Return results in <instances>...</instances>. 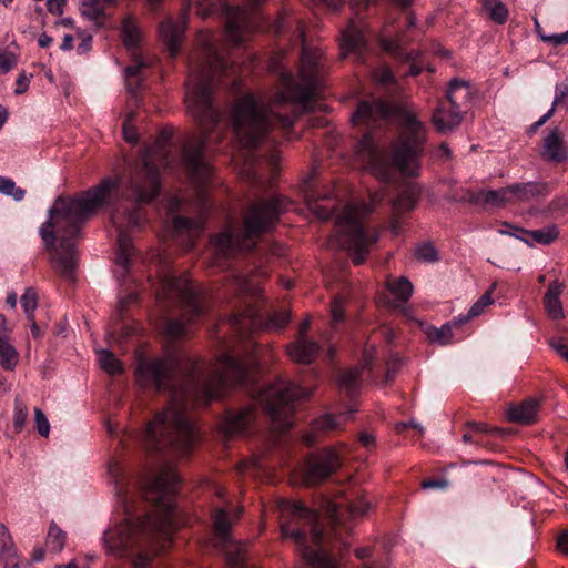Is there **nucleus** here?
Wrapping results in <instances>:
<instances>
[{
    "label": "nucleus",
    "instance_id": "f257e3e1",
    "mask_svg": "<svg viewBox=\"0 0 568 568\" xmlns=\"http://www.w3.org/2000/svg\"><path fill=\"white\" fill-rule=\"evenodd\" d=\"M258 353L257 344L248 342L244 349L223 351L211 364L179 352L160 358L140 357L136 382L144 388L169 392L170 403L134 436L135 440L146 450L189 455L197 439L189 410L221 398L233 385L251 392L276 430L291 428L296 403L307 398L311 392L281 378L265 388H257Z\"/></svg>",
    "mask_w": 568,
    "mask_h": 568
},
{
    "label": "nucleus",
    "instance_id": "f03ea898",
    "mask_svg": "<svg viewBox=\"0 0 568 568\" xmlns=\"http://www.w3.org/2000/svg\"><path fill=\"white\" fill-rule=\"evenodd\" d=\"M170 133L163 132L152 146L144 149L141 163L132 165L123 180L105 178L99 185L88 190L79 197H58L49 210V219L40 227L41 239L50 252L51 265L64 280L73 281L78 250L83 223L91 214L103 206L112 192L122 185L125 196L133 201L124 221L112 214V222L118 230V252L115 263L124 277L131 270L135 248L128 230L140 227L143 223L141 205L153 201L160 192V165L170 168L172 164L169 145Z\"/></svg>",
    "mask_w": 568,
    "mask_h": 568
},
{
    "label": "nucleus",
    "instance_id": "7ed1b4c3",
    "mask_svg": "<svg viewBox=\"0 0 568 568\" xmlns=\"http://www.w3.org/2000/svg\"><path fill=\"white\" fill-rule=\"evenodd\" d=\"M108 475L125 518L104 534L105 549L130 559L133 568H148L151 552L164 550L179 527L174 504L179 475L173 466L162 464L133 478L115 459L108 464Z\"/></svg>",
    "mask_w": 568,
    "mask_h": 568
},
{
    "label": "nucleus",
    "instance_id": "20e7f679",
    "mask_svg": "<svg viewBox=\"0 0 568 568\" xmlns=\"http://www.w3.org/2000/svg\"><path fill=\"white\" fill-rule=\"evenodd\" d=\"M300 36L304 37L303 31ZM302 41L298 80L282 65L281 55L274 57L272 67L278 72L280 87L268 97L244 95L232 110V161L251 181L258 179L256 165L264 155L262 149L275 141L271 132L278 128L286 134L300 109L307 108L322 85L323 53L308 47L304 38Z\"/></svg>",
    "mask_w": 568,
    "mask_h": 568
},
{
    "label": "nucleus",
    "instance_id": "39448f33",
    "mask_svg": "<svg viewBox=\"0 0 568 568\" xmlns=\"http://www.w3.org/2000/svg\"><path fill=\"white\" fill-rule=\"evenodd\" d=\"M197 43L201 52L190 65L185 104L201 129V136L184 146L182 160L196 187L202 213L207 206L204 189L213 176V168L205 156V150L211 144H217L223 135L222 113L213 102V84L221 75L233 74L234 70L220 53L212 32L201 31Z\"/></svg>",
    "mask_w": 568,
    "mask_h": 568
},
{
    "label": "nucleus",
    "instance_id": "423d86ee",
    "mask_svg": "<svg viewBox=\"0 0 568 568\" xmlns=\"http://www.w3.org/2000/svg\"><path fill=\"white\" fill-rule=\"evenodd\" d=\"M343 507L355 518L364 516L371 509V501L358 493L345 503L329 501L326 508L329 531L323 530L317 514L312 509L296 501L278 503L282 538L296 544L302 558L311 568H338L336 556L338 554L342 557V551L349 546L347 534L351 528L344 520Z\"/></svg>",
    "mask_w": 568,
    "mask_h": 568
},
{
    "label": "nucleus",
    "instance_id": "0eeeda50",
    "mask_svg": "<svg viewBox=\"0 0 568 568\" xmlns=\"http://www.w3.org/2000/svg\"><path fill=\"white\" fill-rule=\"evenodd\" d=\"M399 119L400 135L394 142L392 153L371 132L365 133L356 146V160L361 168L383 182H390L396 171L409 176L418 174L426 128L409 111H403Z\"/></svg>",
    "mask_w": 568,
    "mask_h": 568
},
{
    "label": "nucleus",
    "instance_id": "6e6552de",
    "mask_svg": "<svg viewBox=\"0 0 568 568\" xmlns=\"http://www.w3.org/2000/svg\"><path fill=\"white\" fill-rule=\"evenodd\" d=\"M291 204L286 197L281 195L253 202L244 214L241 227L229 225L222 233L211 239L214 265L221 266L224 260L235 252L253 250L258 236L270 231Z\"/></svg>",
    "mask_w": 568,
    "mask_h": 568
},
{
    "label": "nucleus",
    "instance_id": "1a4fd4ad",
    "mask_svg": "<svg viewBox=\"0 0 568 568\" xmlns=\"http://www.w3.org/2000/svg\"><path fill=\"white\" fill-rule=\"evenodd\" d=\"M383 194H371L369 203L352 201L336 216V244L348 252L353 263L362 264L369 254L372 246L378 241V231L367 224L366 216L383 200Z\"/></svg>",
    "mask_w": 568,
    "mask_h": 568
},
{
    "label": "nucleus",
    "instance_id": "9d476101",
    "mask_svg": "<svg viewBox=\"0 0 568 568\" xmlns=\"http://www.w3.org/2000/svg\"><path fill=\"white\" fill-rule=\"evenodd\" d=\"M156 300L165 306L176 305L183 311L181 318L165 317L163 320V332L172 339L183 337L189 325L204 314L201 295L191 281L171 272L161 277L156 290Z\"/></svg>",
    "mask_w": 568,
    "mask_h": 568
},
{
    "label": "nucleus",
    "instance_id": "9b49d317",
    "mask_svg": "<svg viewBox=\"0 0 568 568\" xmlns=\"http://www.w3.org/2000/svg\"><path fill=\"white\" fill-rule=\"evenodd\" d=\"M241 513L242 508L229 504L214 506L212 510L214 534L223 545L227 568H252L246 560V544L234 541L231 537L232 526Z\"/></svg>",
    "mask_w": 568,
    "mask_h": 568
},
{
    "label": "nucleus",
    "instance_id": "f8f14e48",
    "mask_svg": "<svg viewBox=\"0 0 568 568\" xmlns=\"http://www.w3.org/2000/svg\"><path fill=\"white\" fill-rule=\"evenodd\" d=\"M471 101V90L467 82L453 79L447 89L446 101L439 103L432 121L438 132L445 133L458 126Z\"/></svg>",
    "mask_w": 568,
    "mask_h": 568
},
{
    "label": "nucleus",
    "instance_id": "ddd939ff",
    "mask_svg": "<svg viewBox=\"0 0 568 568\" xmlns=\"http://www.w3.org/2000/svg\"><path fill=\"white\" fill-rule=\"evenodd\" d=\"M185 8L180 18L174 21L166 18L159 27L160 37L165 44L170 55L175 58L180 51L181 43L184 37V30L187 23L189 10L195 7L196 13L201 18H206L212 14L220 3V0H184Z\"/></svg>",
    "mask_w": 568,
    "mask_h": 568
},
{
    "label": "nucleus",
    "instance_id": "4468645a",
    "mask_svg": "<svg viewBox=\"0 0 568 568\" xmlns=\"http://www.w3.org/2000/svg\"><path fill=\"white\" fill-rule=\"evenodd\" d=\"M346 448L344 443H339L311 454L302 470L305 483L316 485L328 479L342 466V452Z\"/></svg>",
    "mask_w": 568,
    "mask_h": 568
},
{
    "label": "nucleus",
    "instance_id": "2eb2a0df",
    "mask_svg": "<svg viewBox=\"0 0 568 568\" xmlns=\"http://www.w3.org/2000/svg\"><path fill=\"white\" fill-rule=\"evenodd\" d=\"M122 40L125 48L131 52L132 63L125 68L126 88L133 95L139 91L142 80L143 71L146 68V62L139 53V47L142 41V31L136 22L126 17L122 21Z\"/></svg>",
    "mask_w": 568,
    "mask_h": 568
},
{
    "label": "nucleus",
    "instance_id": "dca6fc26",
    "mask_svg": "<svg viewBox=\"0 0 568 568\" xmlns=\"http://www.w3.org/2000/svg\"><path fill=\"white\" fill-rule=\"evenodd\" d=\"M257 4V0L253 6L247 7H230L223 8L226 16V31L225 37L229 42L234 45H241L244 43L246 34L256 27L257 17L254 7Z\"/></svg>",
    "mask_w": 568,
    "mask_h": 568
},
{
    "label": "nucleus",
    "instance_id": "f3484780",
    "mask_svg": "<svg viewBox=\"0 0 568 568\" xmlns=\"http://www.w3.org/2000/svg\"><path fill=\"white\" fill-rule=\"evenodd\" d=\"M393 115V108L385 101L374 98L359 101L356 111L352 114V124L355 126L376 128Z\"/></svg>",
    "mask_w": 568,
    "mask_h": 568
},
{
    "label": "nucleus",
    "instance_id": "a211bd4d",
    "mask_svg": "<svg viewBox=\"0 0 568 568\" xmlns=\"http://www.w3.org/2000/svg\"><path fill=\"white\" fill-rule=\"evenodd\" d=\"M541 156L554 163H561L568 159V144L558 128L551 129L544 138Z\"/></svg>",
    "mask_w": 568,
    "mask_h": 568
},
{
    "label": "nucleus",
    "instance_id": "6ab92c4d",
    "mask_svg": "<svg viewBox=\"0 0 568 568\" xmlns=\"http://www.w3.org/2000/svg\"><path fill=\"white\" fill-rule=\"evenodd\" d=\"M366 45V39L362 27L355 22H351L342 32L341 53L345 58L354 54L356 59H361Z\"/></svg>",
    "mask_w": 568,
    "mask_h": 568
},
{
    "label": "nucleus",
    "instance_id": "aec40b11",
    "mask_svg": "<svg viewBox=\"0 0 568 568\" xmlns=\"http://www.w3.org/2000/svg\"><path fill=\"white\" fill-rule=\"evenodd\" d=\"M255 412L252 407H244L235 412H227L223 420V429L227 436L246 434L254 420Z\"/></svg>",
    "mask_w": 568,
    "mask_h": 568
},
{
    "label": "nucleus",
    "instance_id": "412c9836",
    "mask_svg": "<svg viewBox=\"0 0 568 568\" xmlns=\"http://www.w3.org/2000/svg\"><path fill=\"white\" fill-rule=\"evenodd\" d=\"M373 359V349H365L363 363L361 366L343 372L338 377V387L349 397L354 396L361 384L363 369L367 367Z\"/></svg>",
    "mask_w": 568,
    "mask_h": 568
},
{
    "label": "nucleus",
    "instance_id": "4be33fe9",
    "mask_svg": "<svg viewBox=\"0 0 568 568\" xmlns=\"http://www.w3.org/2000/svg\"><path fill=\"white\" fill-rule=\"evenodd\" d=\"M354 410L345 412L338 416L325 414L320 418L315 419L312 425V433L304 435L303 442L307 446H312L315 443V434L317 432H328L342 427L351 417Z\"/></svg>",
    "mask_w": 568,
    "mask_h": 568
},
{
    "label": "nucleus",
    "instance_id": "5701e85b",
    "mask_svg": "<svg viewBox=\"0 0 568 568\" xmlns=\"http://www.w3.org/2000/svg\"><path fill=\"white\" fill-rule=\"evenodd\" d=\"M19 361V353L10 343L7 320L0 315V365L6 371H12Z\"/></svg>",
    "mask_w": 568,
    "mask_h": 568
},
{
    "label": "nucleus",
    "instance_id": "b1692460",
    "mask_svg": "<svg viewBox=\"0 0 568 568\" xmlns=\"http://www.w3.org/2000/svg\"><path fill=\"white\" fill-rule=\"evenodd\" d=\"M320 352L316 342L306 337H297V339L287 346V355L291 359L300 364H311Z\"/></svg>",
    "mask_w": 568,
    "mask_h": 568
},
{
    "label": "nucleus",
    "instance_id": "393cba45",
    "mask_svg": "<svg viewBox=\"0 0 568 568\" xmlns=\"http://www.w3.org/2000/svg\"><path fill=\"white\" fill-rule=\"evenodd\" d=\"M540 403L536 398H528L518 405L508 408L509 420L518 424H532L537 420Z\"/></svg>",
    "mask_w": 568,
    "mask_h": 568
},
{
    "label": "nucleus",
    "instance_id": "a878e982",
    "mask_svg": "<svg viewBox=\"0 0 568 568\" xmlns=\"http://www.w3.org/2000/svg\"><path fill=\"white\" fill-rule=\"evenodd\" d=\"M509 185L499 190H479L470 194L469 201L474 204L501 207L511 203Z\"/></svg>",
    "mask_w": 568,
    "mask_h": 568
},
{
    "label": "nucleus",
    "instance_id": "bb28decb",
    "mask_svg": "<svg viewBox=\"0 0 568 568\" xmlns=\"http://www.w3.org/2000/svg\"><path fill=\"white\" fill-rule=\"evenodd\" d=\"M511 202H528L548 193V185L544 182H526L509 185Z\"/></svg>",
    "mask_w": 568,
    "mask_h": 568
},
{
    "label": "nucleus",
    "instance_id": "cd10ccee",
    "mask_svg": "<svg viewBox=\"0 0 568 568\" xmlns=\"http://www.w3.org/2000/svg\"><path fill=\"white\" fill-rule=\"evenodd\" d=\"M564 291V284L559 281L549 283L548 288L544 296L545 310L549 317L552 320H560L564 317V308L560 301V295Z\"/></svg>",
    "mask_w": 568,
    "mask_h": 568
},
{
    "label": "nucleus",
    "instance_id": "c85d7f7f",
    "mask_svg": "<svg viewBox=\"0 0 568 568\" xmlns=\"http://www.w3.org/2000/svg\"><path fill=\"white\" fill-rule=\"evenodd\" d=\"M173 229L179 234H186L185 248L191 250L194 245V237L200 235L204 229L202 220H192L183 216H175L172 221Z\"/></svg>",
    "mask_w": 568,
    "mask_h": 568
},
{
    "label": "nucleus",
    "instance_id": "c756f323",
    "mask_svg": "<svg viewBox=\"0 0 568 568\" xmlns=\"http://www.w3.org/2000/svg\"><path fill=\"white\" fill-rule=\"evenodd\" d=\"M559 235V230L556 224H549L544 229L539 230H532V231H526L525 230V236L521 239V241L529 246H532L534 244H542V245H549L552 243Z\"/></svg>",
    "mask_w": 568,
    "mask_h": 568
},
{
    "label": "nucleus",
    "instance_id": "7c9ffc66",
    "mask_svg": "<svg viewBox=\"0 0 568 568\" xmlns=\"http://www.w3.org/2000/svg\"><path fill=\"white\" fill-rule=\"evenodd\" d=\"M463 323L459 322V318H455L450 323H446L440 327L429 326L425 334L427 339L432 343H437L439 345H447L454 341L453 328L460 326Z\"/></svg>",
    "mask_w": 568,
    "mask_h": 568
},
{
    "label": "nucleus",
    "instance_id": "2f4dec72",
    "mask_svg": "<svg viewBox=\"0 0 568 568\" xmlns=\"http://www.w3.org/2000/svg\"><path fill=\"white\" fill-rule=\"evenodd\" d=\"M419 197V191L415 185L406 186L393 201V210L396 215L415 209Z\"/></svg>",
    "mask_w": 568,
    "mask_h": 568
},
{
    "label": "nucleus",
    "instance_id": "473e14b6",
    "mask_svg": "<svg viewBox=\"0 0 568 568\" xmlns=\"http://www.w3.org/2000/svg\"><path fill=\"white\" fill-rule=\"evenodd\" d=\"M67 541V532L62 530L54 521L49 525L45 547L50 552L59 554L64 548Z\"/></svg>",
    "mask_w": 568,
    "mask_h": 568
},
{
    "label": "nucleus",
    "instance_id": "72a5a7b5",
    "mask_svg": "<svg viewBox=\"0 0 568 568\" xmlns=\"http://www.w3.org/2000/svg\"><path fill=\"white\" fill-rule=\"evenodd\" d=\"M17 557V548L14 546L9 528L0 523V558L7 562L12 561Z\"/></svg>",
    "mask_w": 568,
    "mask_h": 568
},
{
    "label": "nucleus",
    "instance_id": "f704fd0d",
    "mask_svg": "<svg viewBox=\"0 0 568 568\" xmlns=\"http://www.w3.org/2000/svg\"><path fill=\"white\" fill-rule=\"evenodd\" d=\"M112 2L113 0H81L82 14L97 21L104 16L105 8Z\"/></svg>",
    "mask_w": 568,
    "mask_h": 568
},
{
    "label": "nucleus",
    "instance_id": "c9c22d12",
    "mask_svg": "<svg viewBox=\"0 0 568 568\" xmlns=\"http://www.w3.org/2000/svg\"><path fill=\"white\" fill-rule=\"evenodd\" d=\"M324 197H327L326 193L320 194L317 191L313 190L305 191V200L308 209L312 210L318 219L326 221L332 216L333 212L329 207L317 204V201Z\"/></svg>",
    "mask_w": 568,
    "mask_h": 568
},
{
    "label": "nucleus",
    "instance_id": "e433bc0d",
    "mask_svg": "<svg viewBox=\"0 0 568 568\" xmlns=\"http://www.w3.org/2000/svg\"><path fill=\"white\" fill-rule=\"evenodd\" d=\"M387 288L392 295L403 302H406L413 294V285L406 277L389 280Z\"/></svg>",
    "mask_w": 568,
    "mask_h": 568
},
{
    "label": "nucleus",
    "instance_id": "4c0bfd02",
    "mask_svg": "<svg viewBox=\"0 0 568 568\" xmlns=\"http://www.w3.org/2000/svg\"><path fill=\"white\" fill-rule=\"evenodd\" d=\"M100 367L110 375L120 374L122 372V364L120 361L108 349L97 351Z\"/></svg>",
    "mask_w": 568,
    "mask_h": 568
},
{
    "label": "nucleus",
    "instance_id": "58836bf2",
    "mask_svg": "<svg viewBox=\"0 0 568 568\" xmlns=\"http://www.w3.org/2000/svg\"><path fill=\"white\" fill-rule=\"evenodd\" d=\"M566 98H568V81L556 85L555 98L551 109L547 113H545L538 121H536L531 125V129L536 130L537 128L544 125L552 116L555 112V106L562 102Z\"/></svg>",
    "mask_w": 568,
    "mask_h": 568
},
{
    "label": "nucleus",
    "instance_id": "ea45409f",
    "mask_svg": "<svg viewBox=\"0 0 568 568\" xmlns=\"http://www.w3.org/2000/svg\"><path fill=\"white\" fill-rule=\"evenodd\" d=\"M484 8L489 12L490 18L497 23L506 22L508 18V9L500 1H484Z\"/></svg>",
    "mask_w": 568,
    "mask_h": 568
},
{
    "label": "nucleus",
    "instance_id": "a19ab883",
    "mask_svg": "<svg viewBox=\"0 0 568 568\" xmlns=\"http://www.w3.org/2000/svg\"><path fill=\"white\" fill-rule=\"evenodd\" d=\"M0 192L4 195L12 196L16 201H21L26 191L21 187H18L13 180L0 176Z\"/></svg>",
    "mask_w": 568,
    "mask_h": 568
},
{
    "label": "nucleus",
    "instance_id": "79ce46f5",
    "mask_svg": "<svg viewBox=\"0 0 568 568\" xmlns=\"http://www.w3.org/2000/svg\"><path fill=\"white\" fill-rule=\"evenodd\" d=\"M38 305V295L33 288H27L21 296V306L29 320L33 321V312Z\"/></svg>",
    "mask_w": 568,
    "mask_h": 568
},
{
    "label": "nucleus",
    "instance_id": "37998d69",
    "mask_svg": "<svg viewBox=\"0 0 568 568\" xmlns=\"http://www.w3.org/2000/svg\"><path fill=\"white\" fill-rule=\"evenodd\" d=\"M28 417V408L27 405L20 399H14V409H13V426L17 430H21L26 424Z\"/></svg>",
    "mask_w": 568,
    "mask_h": 568
},
{
    "label": "nucleus",
    "instance_id": "c03bdc74",
    "mask_svg": "<svg viewBox=\"0 0 568 568\" xmlns=\"http://www.w3.org/2000/svg\"><path fill=\"white\" fill-rule=\"evenodd\" d=\"M415 255L423 262H435L438 260L435 247L429 243L419 245L415 251Z\"/></svg>",
    "mask_w": 568,
    "mask_h": 568
},
{
    "label": "nucleus",
    "instance_id": "a18cd8bd",
    "mask_svg": "<svg viewBox=\"0 0 568 568\" xmlns=\"http://www.w3.org/2000/svg\"><path fill=\"white\" fill-rule=\"evenodd\" d=\"M344 305L343 296H336L331 303V316L333 324H337L344 320Z\"/></svg>",
    "mask_w": 568,
    "mask_h": 568
},
{
    "label": "nucleus",
    "instance_id": "49530a36",
    "mask_svg": "<svg viewBox=\"0 0 568 568\" xmlns=\"http://www.w3.org/2000/svg\"><path fill=\"white\" fill-rule=\"evenodd\" d=\"M34 419L38 433L43 437H48L50 433V424L47 416L40 408H34Z\"/></svg>",
    "mask_w": 568,
    "mask_h": 568
},
{
    "label": "nucleus",
    "instance_id": "de8ad7c7",
    "mask_svg": "<svg viewBox=\"0 0 568 568\" xmlns=\"http://www.w3.org/2000/svg\"><path fill=\"white\" fill-rule=\"evenodd\" d=\"M17 64L16 55L8 50H0V70L3 73L9 72Z\"/></svg>",
    "mask_w": 568,
    "mask_h": 568
},
{
    "label": "nucleus",
    "instance_id": "09e8293b",
    "mask_svg": "<svg viewBox=\"0 0 568 568\" xmlns=\"http://www.w3.org/2000/svg\"><path fill=\"white\" fill-rule=\"evenodd\" d=\"M231 282L236 293H251L253 291L248 280L244 275L234 274L231 277Z\"/></svg>",
    "mask_w": 568,
    "mask_h": 568
},
{
    "label": "nucleus",
    "instance_id": "8fccbe9b",
    "mask_svg": "<svg viewBox=\"0 0 568 568\" xmlns=\"http://www.w3.org/2000/svg\"><path fill=\"white\" fill-rule=\"evenodd\" d=\"M133 113H130L122 125L123 136L130 143L138 142V133L132 124Z\"/></svg>",
    "mask_w": 568,
    "mask_h": 568
},
{
    "label": "nucleus",
    "instance_id": "3c124183",
    "mask_svg": "<svg viewBox=\"0 0 568 568\" xmlns=\"http://www.w3.org/2000/svg\"><path fill=\"white\" fill-rule=\"evenodd\" d=\"M407 60L410 62L409 75H417L423 69L422 55L418 51H412L407 54Z\"/></svg>",
    "mask_w": 568,
    "mask_h": 568
},
{
    "label": "nucleus",
    "instance_id": "603ef678",
    "mask_svg": "<svg viewBox=\"0 0 568 568\" xmlns=\"http://www.w3.org/2000/svg\"><path fill=\"white\" fill-rule=\"evenodd\" d=\"M288 322H290V314L286 311H282L272 316L270 324L267 326L281 329Z\"/></svg>",
    "mask_w": 568,
    "mask_h": 568
},
{
    "label": "nucleus",
    "instance_id": "864d4df0",
    "mask_svg": "<svg viewBox=\"0 0 568 568\" xmlns=\"http://www.w3.org/2000/svg\"><path fill=\"white\" fill-rule=\"evenodd\" d=\"M231 321V324L233 327H235L236 329L241 331L242 328L245 327L246 325V321L248 322L250 325H256V321L254 318V315H250L248 318L244 317L243 315L241 314H233L230 318Z\"/></svg>",
    "mask_w": 568,
    "mask_h": 568
},
{
    "label": "nucleus",
    "instance_id": "5fc2aeb1",
    "mask_svg": "<svg viewBox=\"0 0 568 568\" xmlns=\"http://www.w3.org/2000/svg\"><path fill=\"white\" fill-rule=\"evenodd\" d=\"M374 78L382 84H389L394 82V74L389 68H382L374 72Z\"/></svg>",
    "mask_w": 568,
    "mask_h": 568
},
{
    "label": "nucleus",
    "instance_id": "6e6d98bb",
    "mask_svg": "<svg viewBox=\"0 0 568 568\" xmlns=\"http://www.w3.org/2000/svg\"><path fill=\"white\" fill-rule=\"evenodd\" d=\"M498 233L503 234V235L514 236L521 241V239H524V236H521V234L525 235V230L514 226L509 223H504L503 227L498 230Z\"/></svg>",
    "mask_w": 568,
    "mask_h": 568
},
{
    "label": "nucleus",
    "instance_id": "4d7b16f0",
    "mask_svg": "<svg viewBox=\"0 0 568 568\" xmlns=\"http://www.w3.org/2000/svg\"><path fill=\"white\" fill-rule=\"evenodd\" d=\"M549 345L568 362V344L562 338H554L549 342Z\"/></svg>",
    "mask_w": 568,
    "mask_h": 568
},
{
    "label": "nucleus",
    "instance_id": "13d9d810",
    "mask_svg": "<svg viewBox=\"0 0 568 568\" xmlns=\"http://www.w3.org/2000/svg\"><path fill=\"white\" fill-rule=\"evenodd\" d=\"M542 40L549 42L554 45H561L568 43V30L562 33H555L550 36L542 37Z\"/></svg>",
    "mask_w": 568,
    "mask_h": 568
},
{
    "label": "nucleus",
    "instance_id": "bf43d9fd",
    "mask_svg": "<svg viewBox=\"0 0 568 568\" xmlns=\"http://www.w3.org/2000/svg\"><path fill=\"white\" fill-rule=\"evenodd\" d=\"M485 307L481 306L478 302H476L468 311L466 316H459V322L463 324L468 322L470 318H474L480 315L484 312Z\"/></svg>",
    "mask_w": 568,
    "mask_h": 568
},
{
    "label": "nucleus",
    "instance_id": "052dcab7",
    "mask_svg": "<svg viewBox=\"0 0 568 568\" xmlns=\"http://www.w3.org/2000/svg\"><path fill=\"white\" fill-rule=\"evenodd\" d=\"M557 548L564 555H568V531H562L557 538Z\"/></svg>",
    "mask_w": 568,
    "mask_h": 568
},
{
    "label": "nucleus",
    "instance_id": "680f3d73",
    "mask_svg": "<svg viewBox=\"0 0 568 568\" xmlns=\"http://www.w3.org/2000/svg\"><path fill=\"white\" fill-rule=\"evenodd\" d=\"M65 0H48L47 1V8L48 10L53 14H60L62 13V8Z\"/></svg>",
    "mask_w": 568,
    "mask_h": 568
},
{
    "label": "nucleus",
    "instance_id": "e2e57ef3",
    "mask_svg": "<svg viewBox=\"0 0 568 568\" xmlns=\"http://www.w3.org/2000/svg\"><path fill=\"white\" fill-rule=\"evenodd\" d=\"M28 85H29V79L27 78V75L24 73H21L17 79V88L14 90L16 93L21 94V93L26 92L28 89Z\"/></svg>",
    "mask_w": 568,
    "mask_h": 568
},
{
    "label": "nucleus",
    "instance_id": "0e129e2a",
    "mask_svg": "<svg viewBox=\"0 0 568 568\" xmlns=\"http://www.w3.org/2000/svg\"><path fill=\"white\" fill-rule=\"evenodd\" d=\"M136 300H138L136 292H131V293L126 294L125 296H121L120 301H119L121 310L128 307L130 304L134 303Z\"/></svg>",
    "mask_w": 568,
    "mask_h": 568
},
{
    "label": "nucleus",
    "instance_id": "69168bd1",
    "mask_svg": "<svg viewBox=\"0 0 568 568\" xmlns=\"http://www.w3.org/2000/svg\"><path fill=\"white\" fill-rule=\"evenodd\" d=\"M382 45L386 51L392 53H397L399 51V43L395 40H383Z\"/></svg>",
    "mask_w": 568,
    "mask_h": 568
},
{
    "label": "nucleus",
    "instance_id": "338daca9",
    "mask_svg": "<svg viewBox=\"0 0 568 568\" xmlns=\"http://www.w3.org/2000/svg\"><path fill=\"white\" fill-rule=\"evenodd\" d=\"M494 287H495V284H493L490 290L485 292L477 301L481 306L486 307L493 303L491 292H493Z\"/></svg>",
    "mask_w": 568,
    "mask_h": 568
},
{
    "label": "nucleus",
    "instance_id": "774afa93",
    "mask_svg": "<svg viewBox=\"0 0 568 568\" xmlns=\"http://www.w3.org/2000/svg\"><path fill=\"white\" fill-rule=\"evenodd\" d=\"M359 442L364 447L369 448L374 445L375 438L371 434L362 433L359 435Z\"/></svg>",
    "mask_w": 568,
    "mask_h": 568
}]
</instances>
